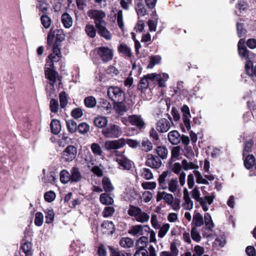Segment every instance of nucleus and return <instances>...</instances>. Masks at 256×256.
<instances>
[{
  "instance_id": "nucleus-1",
  "label": "nucleus",
  "mask_w": 256,
  "mask_h": 256,
  "mask_svg": "<svg viewBox=\"0 0 256 256\" xmlns=\"http://www.w3.org/2000/svg\"><path fill=\"white\" fill-rule=\"evenodd\" d=\"M122 131L118 125L110 124L102 131V134L108 138H116L121 136Z\"/></svg>"
},
{
  "instance_id": "nucleus-2",
  "label": "nucleus",
  "mask_w": 256,
  "mask_h": 256,
  "mask_svg": "<svg viewBox=\"0 0 256 256\" xmlns=\"http://www.w3.org/2000/svg\"><path fill=\"white\" fill-rule=\"evenodd\" d=\"M87 14L90 18L94 20L96 28L101 25H106V22L104 20L106 14L102 10H90L88 12Z\"/></svg>"
},
{
  "instance_id": "nucleus-3",
  "label": "nucleus",
  "mask_w": 256,
  "mask_h": 256,
  "mask_svg": "<svg viewBox=\"0 0 256 256\" xmlns=\"http://www.w3.org/2000/svg\"><path fill=\"white\" fill-rule=\"evenodd\" d=\"M107 94L114 102L124 101L125 99L124 91L118 86H110L108 89Z\"/></svg>"
},
{
  "instance_id": "nucleus-4",
  "label": "nucleus",
  "mask_w": 256,
  "mask_h": 256,
  "mask_svg": "<svg viewBox=\"0 0 256 256\" xmlns=\"http://www.w3.org/2000/svg\"><path fill=\"white\" fill-rule=\"evenodd\" d=\"M61 52L58 46L56 44L53 47L52 52L46 60V66L54 67V63L58 62L61 58Z\"/></svg>"
},
{
  "instance_id": "nucleus-5",
  "label": "nucleus",
  "mask_w": 256,
  "mask_h": 256,
  "mask_svg": "<svg viewBox=\"0 0 256 256\" xmlns=\"http://www.w3.org/2000/svg\"><path fill=\"white\" fill-rule=\"evenodd\" d=\"M150 230V228L148 225L137 224L130 226L128 233L134 236H139L148 234Z\"/></svg>"
},
{
  "instance_id": "nucleus-6",
  "label": "nucleus",
  "mask_w": 256,
  "mask_h": 256,
  "mask_svg": "<svg viewBox=\"0 0 256 256\" xmlns=\"http://www.w3.org/2000/svg\"><path fill=\"white\" fill-rule=\"evenodd\" d=\"M116 161L119 165L120 168L122 170H129L134 165L132 161L119 152L116 154Z\"/></svg>"
},
{
  "instance_id": "nucleus-7",
  "label": "nucleus",
  "mask_w": 256,
  "mask_h": 256,
  "mask_svg": "<svg viewBox=\"0 0 256 256\" xmlns=\"http://www.w3.org/2000/svg\"><path fill=\"white\" fill-rule=\"evenodd\" d=\"M160 78V76L157 75V74L156 73L150 74L144 76L140 81L138 85V88L142 90H146L148 88L150 82H153L154 80H158Z\"/></svg>"
},
{
  "instance_id": "nucleus-8",
  "label": "nucleus",
  "mask_w": 256,
  "mask_h": 256,
  "mask_svg": "<svg viewBox=\"0 0 256 256\" xmlns=\"http://www.w3.org/2000/svg\"><path fill=\"white\" fill-rule=\"evenodd\" d=\"M204 231L202 232L204 237H210L212 236V229L214 224L212 217L208 213H206L204 216Z\"/></svg>"
},
{
  "instance_id": "nucleus-9",
  "label": "nucleus",
  "mask_w": 256,
  "mask_h": 256,
  "mask_svg": "<svg viewBox=\"0 0 256 256\" xmlns=\"http://www.w3.org/2000/svg\"><path fill=\"white\" fill-rule=\"evenodd\" d=\"M126 145V139L121 138L118 140H108L104 142V147L106 150H117L124 147Z\"/></svg>"
},
{
  "instance_id": "nucleus-10",
  "label": "nucleus",
  "mask_w": 256,
  "mask_h": 256,
  "mask_svg": "<svg viewBox=\"0 0 256 256\" xmlns=\"http://www.w3.org/2000/svg\"><path fill=\"white\" fill-rule=\"evenodd\" d=\"M97 52L98 55L104 62H108L112 58V50L108 47H100L98 48Z\"/></svg>"
},
{
  "instance_id": "nucleus-11",
  "label": "nucleus",
  "mask_w": 256,
  "mask_h": 256,
  "mask_svg": "<svg viewBox=\"0 0 256 256\" xmlns=\"http://www.w3.org/2000/svg\"><path fill=\"white\" fill-rule=\"evenodd\" d=\"M45 75L46 78L49 80V84L54 86L56 80L58 79V74L55 70L54 66H46L45 68Z\"/></svg>"
},
{
  "instance_id": "nucleus-12",
  "label": "nucleus",
  "mask_w": 256,
  "mask_h": 256,
  "mask_svg": "<svg viewBox=\"0 0 256 256\" xmlns=\"http://www.w3.org/2000/svg\"><path fill=\"white\" fill-rule=\"evenodd\" d=\"M182 200V206L184 210H190L193 208L194 202L190 198L189 192L186 188L184 189Z\"/></svg>"
},
{
  "instance_id": "nucleus-13",
  "label": "nucleus",
  "mask_w": 256,
  "mask_h": 256,
  "mask_svg": "<svg viewBox=\"0 0 256 256\" xmlns=\"http://www.w3.org/2000/svg\"><path fill=\"white\" fill-rule=\"evenodd\" d=\"M77 154L76 148L73 146H68L62 152V158L66 161H72Z\"/></svg>"
},
{
  "instance_id": "nucleus-14",
  "label": "nucleus",
  "mask_w": 256,
  "mask_h": 256,
  "mask_svg": "<svg viewBox=\"0 0 256 256\" xmlns=\"http://www.w3.org/2000/svg\"><path fill=\"white\" fill-rule=\"evenodd\" d=\"M173 122L171 119L167 120L164 118L160 119L156 124V130L161 132H166L169 130Z\"/></svg>"
},
{
  "instance_id": "nucleus-15",
  "label": "nucleus",
  "mask_w": 256,
  "mask_h": 256,
  "mask_svg": "<svg viewBox=\"0 0 256 256\" xmlns=\"http://www.w3.org/2000/svg\"><path fill=\"white\" fill-rule=\"evenodd\" d=\"M146 165L152 168L157 169L162 166V161L156 156L148 154L147 156Z\"/></svg>"
},
{
  "instance_id": "nucleus-16",
  "label": "nucleus",
  "mask_w": 256,
  "mask_h": 256,
  "mask_svg": "<svg viewBox=\"0 0 256 256\" xmlns=\"http://www.w3.org/2000/svg\"><path fill=\"white\" fill-rule=\"evenodd\" d=\"M181 111L182 112V120L188 130H190V118L191 115L189 108L186 105H184L181 108Z\"/></svg>"
},
{
  "instance_id": "nucleus-17",
  "label": "nucleus",
  "mask_w": 256,
  "mask_h": 256,
  "mask_svg": "<svg viewBox=\"0 0 256 256\" xmlns=\"http://www.w3.org/2000/svg\"><path fill=\"white\" fill-rule=\"evenodd\" d=\"M129 122L132 126L140 128H144V122L140 115H132L129 116Z\"/></svg>"
},
{
  "instance_id": "nucleus-18",
  "label": "nucleus",
  "mask_w": 256,
  "mask_h": 256,
  "mask_svg": "<svg viewBox=\"0 0 256 256\" xmlns=\"http://www.w3.org/2000/svg\"><path fill=\"white\" fill-rule=\"evenodd\" d=\"M98 34L107 40L112 38V34L106 28V25H101L96 28Z\"/></svg>"
},
{
  "instance_id": "nucleus-19",
  "label": "nucleus",
  "mask_w": 256,
  "mask_h": 256,
  "mask_svg": "<svg viewBox=\"0 0 256 256\" xmlns=\"http://www.w3.org/2000/svg\"><path fill=\"white\" fill-rule=\"evenodd\" d=\"M170 172L168 171L164 172L158 178V184L162 190L168 188L167 178L170 176Z\"/></svg>"
},
{
  "instance_id": "nucleus-20",
  "label": "nucleus",
  "mask_w": 256,
  "mask_h": 256,
  "mask_svg": "<svg viewBox=\"0 0 256 256\" xmlns=\"http://www.w3.org/2000/svg\"><path fill=\"white\" fill-rule=\"evenodd\" d=\"M214 198V196L213 195L205 196L204 197H202V202H198L204 212L208 210V205L211 204L213 202Z\"/></svg>"
},
{
  "instance_id": "nucleus-21",
  "label": "nucleus",
  "mask_w": 256,
  "mask_h": 256,
  "mask_svg": "<svg viewBox=\"0 0 256 256\" xmlns=\"http://www.w3.org/2000/svg\"><path fill=\"white\" fill-rule=\"evenodd\" d=\"M204 224V220L202 215L199 212H195L193 216L192 227L197 228L201 226Z\"/></svg>"
},
{
  "instance_id": "nucleus-22",
  "label": "nucleus",
  "mask_w": 256,
  "mask_h": 256,
  "mask_svg": "<svg viewBox=\"0 0 256 256\" xmlns=\"http://www.w3.org/2000/svg\"><path fill=\"white\" fill-rule=\"evenodd\" d=\"M170 142L172 144H178L181 141L182 138L178 132L176 130L170 132L168 134Z\"/></svg>"
},
{
  "instance_id": "nucleus-23",
  "label": "nucleus",
  "mask_w": 256,
  "mask_h": 256,
  "mask_svg": "<svg viewBox=\"0 0 256 256\" xmlns=\"http://www.w3.org/2000/svg\"><path fill=\"white\" fill-rule=\"evenodd\" d=\"M100 201L104 205H112L114 202L113 198L108 194L104 192L100 194Z\"/></svg>"
},
{
  "instance_id": "nucleus-24",
  "label": "nucleus",
  "mask_w": 256,
  "mask_h": 256,
  "mask_svg": "<svg viewBox=\"0 0 256 256\" xmlns=\"http://www.w3.org/2000/svg\"><path fill=\"white\" fill-rule=\"evenodd\" d=\"M102 227L104 233L112 234L115 231L114 226L112 222L108 220L104 222L102 224Z\"/></svg>"
},
{
  "instance_id": "nucleus-25",
  "label": "nucleus",
  "mask_w": 256,
  "mask_h": 256,
  "mask_svg": "<svg viewBox=\"0 0 256 256\" xmlns=\"http://www.w3.org/2000/svg\"><path fill=\"white\" fill-rule=\"evenodd\" d=\"M148 243V240L147 236H142L140 237L136 243V250H144Z\"/></svg>"
},
{
  "instance_id": "nucleus-26",
  "label": "nucleus",
  "mask_w": 256,
  "mask_h": 256,
  "mask_svg": "<svg viewBox=\"0 0 256 256\" xmlns=\"http://www.w3.org/2000/svg\"><path fill=\"white\" fill-rule=\"evenodd\" d=\"M102 186L104 190L106 192H110L114 190L110 179L107 177H104L102 180Z\"/></svg>"
},
{
  "instance_id": "nucleus-27",
  "label": "nucleus",
  "mask_w": 256,
  "mask_h": 256,
  "mask_svg": "<svg viewBox=\"0 0 256 256\" xmlns=\"http://www.w3.org/2000/svg\"><path fill=\"white\" fill-rule=\"evenodd\" d=\"M179 186L176 178H172L168 182V188L171 192H175L178 190Z\"/></svg>"
},
{
  "instance_id": "nucleus-28",
  "label": "nucleus",
  "mask_w": 256,
  "mask_h": 256,
  "mask_svg": "<svg viewBox=\"0 0 256 256\" xmlns=\"http://www.w3.org/2000/svg\"><path fill=\"white\" fill-rule=\"evenodd\" d=\"M37 2L36 8L43 14H46L50 8V6L46 0H37Z\"/></svg>"
},
{
  "instance_id": "nucleus-29",
  "label": "nucleus",
  "mask_w": 256,
  "mask_h": 256,
  "mask_svg": "<svg viewBox=\"0 0 256 256\" xmlns=\"http://www.w3.org/2000/svg\"><path fill=\"white\" fill-rule=\"evenodd\" d=\"M70 172L72 182H78L81 180L82 178V174L77 167L72 168Z\"/></svg>"
},
{
  "instance_id": "nucleus-30",
  "label": "nucleus",
  "mask_w": 256,
  "mask_h": 256,
  "mask_svg": "<svg viewBox=\"0 0 256 256\" xmlns=\"http://www.w3.org/2000/svg\"><path fill=\"white\" fill-rule=\"evenodd\" d=\"M246 72L250 76L256 78V66H253L252 62L248 60L245 64Z\"/></svg>"
},
{
  "instance_id": "nucleus-31",
  "label": "nucleus",
  "mask_w": 256,
  "mask_h": 256,
  "mask_svg": "<svg viewBox=\"0 0 256 256\" xmlns=\"http://www.w3.org/2000/svg\"><path fill=\"white\" fill-rule=\"evenodd\" d=\"M108 122V120L105 116H98L94 120V125L99 128H102L106 126Z\"/></svg>"
},
{
  "instance_id": "nucleus-32",
  "label": "nucleus",
  "mask_w": 256,
  "mask_h": 256,
  "mask_svg": "<svg viewBox=\"0 0 256 256\" xmlns=\"http://www.w3.org/2000/svg\"><path fill=\"white\" fill-rule=\"evenodd\" d=\"M62 22L66 28H70L72 24V18L67 13H64L62 16Z\"/></svg>"
},
{
  "instance_id": "nucleus-33",
  "label": "nucleus",
  "mask_w": 256,
  "mask_h": 256,
  "mask_svg": "<svg viewBox=\"0 0 256 256\" xmlns=\"http://www.w3.org/2000/svg\"><path fill=\"white\" fill-rule=\"evenodd\" d=\"M50 128L53 134H58L61 130L60 122L55 119L52 120L50 123Z\"/></svg>"
},
{
  "instance_id": "nucleus-34",
  "label": "nucleus",
  "mask_w": 256,
  "mask_h": 256,
  "mask_svg": "<svg viewBox=\"0 0 256 256\" xmlns=\"http://www.w3.org/2000/svg\"><path fill=\"white\" fill-rule=\"evenodd\" d=\"M118 50L120 52L128 57L130 58L132 56V52L130 48L124 44H120L118 48Z\"/></svg>"
},
{
  "instance_id": "nucleus-35",
  "label": "nucleus",
  "mask_w": 256,
  "mask_h": 256,
  "mask_svg": "<svg viewBox=\"0 0 256 256\" xmlns=\"http://www.w3.org/2000/svg\"><path fill=\"white\" fill-rule=\"evenodd\" d=\"M136 220L141 223H144L148 221L150 219V216L148 214L142 212V210H140V212H139L138 216L135 218Z\"/></svg>"
},
{
  "instance_id": "nucleus-36",
  "label": "nucleus",
  "mask_w": 256,
  "mask_h": 256,
  "mask_svg": "<svg viewBox=\"0 0 256 256\" xmlns=\"http://www.w3.org/2000/svg\"><path fill=\"white\" fill-rule=\"evenodd\" d=\"M71 176L68 172L66 170L61 171L60 173V180L64 184L71 180Z\"/></svg>"
},
{
  "instance_id": "nucleus-37",
  "label": "nucleus",
  "mask_w": 256,
  "mask_h": 256,
  "mask_svg": "<svg viewBox=\"0 0 256 256\" xmlns=\"http://www.w3.org/2000/svg\"><path fill=\"white\" fill-rule=\"evenodd\" d=\"M90 149L94 156H100L102 155V150L98 144L96 142L92 144Z\"/></svg>"
},
{
  "instance_id": "nucleus-38",
  "label": "nucleus",
  "mask_w": 256,
  "mask_h": 256,
  "mask_svg": "<svg viewBox=\"0 0 256 256\" xmlns=\"http://www.w3.org/2000/svg\"><path fill=\"white\" fill-rule=\"evenodd\" d=\"M85 32L86 34L91 38H94L96 36V30L91 24H87L85 26Z\"/></svg>"
},
{
  "instance_id": "nucleus-39",
  "label": "nucleus",
  "mask_w": 256,
  "mask_h": 256,
  "mask_svg": "<svg viewBox=\"0 0 256 256\" xmlns=\"http://www.w3.org/2000/svg\"><path fill=\"white\" fill-rule=\"evenodd\" d=\"M115 17L118 26L120 30H122L124 28L122 11V10H118L117 14H115Z\"/></svg>"
},
{
  "instance_id": "nucleus-40",
  "label": "nucleus",
  "mask_w": 256,
  "mask_h": 256,
  "mask_svg": "<svg viewBox=\"0 0 256 256\" xmlns=\"http://www.w3.org/2000/svg\"><path fill=\"white\" fill-rule=\"evenodd\" d=\"M255 158L254 156L249 154L244 160V165L247 169L251 168L254 165Z\"/></svg>"
},
{
  "instance_id": "nucleus-41",
  "label": "nucleus",
  "mask_w": 256,
  "mask_h": 256,
  "mask_svg": "<svg viewBox=\"0 0 256 256\" xmlns=\"http://www.w3.org/2000/svg\"><path fill=\"white\" fill-rule=\"evenodd\" d=\"M120 244L124 248H131L134 244V241L130 238H122L120 242Z\"/></svg>"
},
{
  "instance_id": "nucleus-42",
  "label": "nucleus",
  "mask_w": 256,
  "mask_h": 256,
  "mask_svg": "<svg viewBox=\"0 0 256 256\" xmlns=\"http://www.w3.org/2000/svg\"><path fill=\"white\" fill-rule=\"evenodd\" d=\"M123 101H120L118 102H114L115 103L114 104V108L120 114H121L122 115L123 114L124 112H126L127 110V108L126 107V106L124 103L122 102Z\"/></svg>"
},
{
  "instance_id": "nucleus-43",
  "label": "nucleus",
  "mask_w": 256,
  "mask_h": 256,
  "mask_svg": "<svg viewBox=\"0 0 256 256\" xmlns=\"http://www.w3.org/2000/svg\"><path fill=\"white\" fill-rule=\"evenodd\" d=\"M157 75L160 76V78L158 80H154L158 82V84L160 87H165V82L169 78L168 74L166 73H162L160 74H157Z\"/></svg>"
},
{
  "instance_id": "nucleus-44",
  "label": "nucleus",
  "mask_w": 256,
  "mask_h": 256,
  "mask_svg": "<svg viewBox=\"0 0 256 256\" xmlns=\"http://www.w3.org/2000/svg\"><path fill=\"white\" fill-rule=\"evenodd\" d=\"M161 59L162 58L160 56H150L147 68H152L156 64H160Z\"/></svg>"
},
{
  "instance_id": "nucleus-45",
  "label": "nucleus",
  "mask_w": 256,
  "mask_h": 256,
  "mask_svg": "<svg viewBox=\"0 0 256 256\" xmlns=\"http://www.w3.org/2000/svg\"><path fill=\"white\" fill-rule=\"evenodd\" d=\"M182 166L183 168L186 170L192 169L196 170L198 168V165L192 162H188L186 160H184L182 161Z\"/></svg>"
},
{
  "instance_id": "nucleus-46",
  "label": "nucleus",
  "mask_w": 256,
  "mask_h": 256,
  "mask_svg": "<svg viewBox=\"0 0 256 256\" xmlns=\"http://www.w3.org/2000/svg\"><path fill=\"white\" fill-rule=\"evenodd\" d=\"M194 173L196 177V182L198 184H208L209 183L208 180L203 178L201 173L199 171L194 170Z\"/></svg>"
},
{
  "instance_id": "nucleus-47",
  "label": "nucleus",
  "mask_w": 256,
  "mask_h": 256,
  "mask_svg": "<svg viewBox=\"0 0 256 256\" xmlns=\"http://www.w3.org/2000/svg\"><path fill=\"white\" fill-rule=\"evenodd\" d=\"M170 225L168 224H165L162 226H160L159 232H158V236L160 238H164L168 231L170 230Z\"/></svg>"
},
{
  "instance_id": "nucleus-48",
  "label": "nucleus",
  "mask_w": 256,
  "mask_h": 256,
  "mask_svg": "<svg viewBox=\"0 0 256 256\" xmlns=\"http://www.w3.org/2000/svg\"><path fill=\"white\" fill-rule=\"evenodd\" d=\"M156 152L158 156L162 159H166L168 156V150L164 146L157 147Z\"/></svg>"
},
{
  "instance_id": "nucleus-49",
  "label": "nucleus",
  "mask_w": 256,
  "mask_h": 256,
  "mask_svg": "<svg viewBox=\"0 0 256 256\" xmlns=\"http://www.w3.org/2000/svg\"><path fill=\"white\" fill-rule=\"evenodd\" d=\"M141 208L138 206H136L132 205L129 206V208L128 210V214L130 216L136 218L138 216L139 212H140Z\"/></svg>"
},
{
  "instance_id": "nucleus-50",
  "label": "nucleus",
  "mask_w": 256,
  "mask_h": 256,
  "mask_svg": "<svg viewBox=\"0 0 256 256\" xmlns=\"http://www.w3.org/2000/svg\"><path fill=\"white\" fill-rule=\"evenodd\" d=\"M22 249L26 256H31L32 254V244L30 242H24L22 246Z\"/></svg>"
},
{
  "instance_id": "nucleus-51",
  "label": "nucleus",
  "mask_w": 256,
  "mask_h": 256,
  "mask_svg": "<svg viewBox=\"0 0 256 256\" xmlns=\"http://www.w3.org/2000/svg\"><path fill=\"white\" fill-rule=\"evenodd\" d=\"M96 100L94 96H90L84 99V104L88 108H94L96 106Z\"/></svg>"
},
{
  "instance_id": "nucleus-52",
  "label": "nucleus",
  "mask_w": 256,
  "mask_h": 256,
  "mask_svg": "<svg viewBox=\"0 0 256 256\" xmlns=\"http://www.w3.org/2000/svg\"><path fill=\"white\" fill-rule=\"evenodd\" d=\"M66 126L68 130L71 133L74 132L78 129L76 122L72 120H66Z\"/></svg>"
},
{
  "instance_id": "nucleus-53",
  "label": "nucleus",
  "mask_w": 256,
  "mask_h": 256,
  "mask_svg": "<svg viewBox=\"0 0 256 256\" xmlns=\"http://www.w3.org/2000/svg\"><path fill=\"white\" fill-rule=\"evenodd\" d=\"M191 236L192 240L196 242H199L201 240V236L197 228L192 227Z\"/></svg>"
},
{
  "instance_id": "nucleus-54",
  "label": "nucleus",
  "mask_w": 256,
  "mask_h": 256,
  "mask_svg": "<svg viewBox=\"0 0 256 256\" xmlns=\"http://www.w3.org/2000/svg\"><path fill=\"white\" fill-rule=\"evenodd\" d=\"M60 106L61 108H64L68 104V97L64 92H62L59 95Z\"/></svg>"
},
{
  "instance_id": "nucleus-55",
  "label": "nucleus",
  "mask_w": 256,
  "mask_h": 256,
  "mask_svg": "<svg viewBox=\"0 0 256 256\" xmlns=\"http://www.w3.org/2000/svg\"><path fill=\"white\" fill-rule=\"evenodd\" d=\"M192 198L197 202H202V197L200 192L198 186L195 187L191 192Z\"/></svg>"
},
{
  "instance_id": "nucleus-56",
  "label": "nucleus",
  "mask_w": 256,
  "mask_h": 256,
  "mask_svg": "<svg viewBox=\"0 0 256 256\" xmlns=\"http://www.w3.org/2000/svg\"><path fill=\"white\" fill-rule=\"evenodd\" d=\"M142 150L148 152L152 150L153 146L150 141L148 140H144L142 143Z\"/></svg>"
},
{
  "instance_id": "nucleus-57",
  "label": "nucleus",
  "mask_w": 256,
  "mask_h": 256,
  "mask_svg": "<svg viewBox=\"0 0 256 256\" xmlns=\"http://www.w3.org/2000/svg\"><path fill=\"white\" fill-rule=\"evenodd\" d=\"M59 105L58 100L52 98L50 100V108L52 112L56 113L58 112Z\"/></svg>"
},
{
  "instance_id": "nucleus-58",
  "label": "nucleus",
  "mask_w": 256,
  "mask_h": 256,
  "mask_svg": "<svg viewBox=\"0 0 256 256\" xmlns=\"http://www.w3.org/2000/svg\"><path fill=\"white\" fill-rule=\"evenodd\" d=\"M41 22L43 26L46 28H48L50 27L52 20L46 14H42L41 16Z\"/></svg>"
},
{
  "instance_id": "nucleus-59",
  "label": "nucleus",
  "mask_w": 256,
  "mask_h": 256,
  "mask_svg": "<svg viewBox=\"0 0 256 256\" xmlns=\"http://www.w3.org/2000/svg\"><path fill=\"white\" fill-rule=\"evenodd\" d=\"M46 214V223L50 224L52 223L54 219V212L52 209H47L45 212Z\"/></svg>"
},
{
  "instance_id": "nucleus-60",
  "label": "nucleus",
  "mask_w": 256,
  "mask_h": 256,
  "mask_svg": "<svg viewBox=\"0 0 256 256\" xmlns=\"http://www.w3.org/2000/svg\"><path fill=\"white\" fill-rule=\"evenodd\" d=\"M78 130L80 133L84 134L89 131L90 126L86 122H82L78 126Z\"/></svg>"
},
{
  "instance_id": "nucleus-61",
  "label": "nucleus",
  "mask_w": 256,
  "mask_h": 256,
  "mask_svg": "<svg viewBox=\"0 0 256 256\" xmlns=\"http://www.w3.org/2000/svg\"><path fill=\"white\" fill-rule=\"evenodd\" d=\"M44 222V215L40 212H37L35 215L34 224L38 226H42Z\"/></svg>"
},
{
  "instance_id": "nucleus-62",
  "label": "nucleus",
  "mask_w": 256,
  "mask_h": 256,
  "mask_svg": "<svg viewBox=\"0 0 256 256\" xmlns=\"http://www.w3.org/2000/svg\"><path fill=\"white\" fill-rule=\"evenodd\" d=\"M142 176L146 180H150L153 178L152 171L147 168H144L142 170Z\"/></svg>"
},
{
  "instance_id": "nucleus-63",
  "label": "nucleus",
  "mask_w": 256,
  "mask_h": 256,
  "mask_svg": "<svg viewBox=\"0 0 256 256\" xmlns=\"http://www.w3.org/2000/svg\"><path fill=\"white\" fill-rule=\"evenodd\" d=\"M56 30L51 28L48 34L47 43L50 46H52L53 44L54 38L56 37Z\"/></svg>"
},
{
  "instance_id": "nucleus-64",
  "label": "nucleus",
  "mask_w": 256,
  "mask_h": 256,
  "mask_svg": "<svg viewBox=\"0 0 256 256\" xmlns=\"http://www.w3.org/2000/svg\"><path fill=\"white\" fill-rule=\"evenodd\" d=\"M44 198L46 202H52L54 200L56 194L52 190L48 191L45 193Z\"/></svg>"
}]
</instances>
